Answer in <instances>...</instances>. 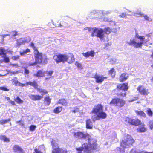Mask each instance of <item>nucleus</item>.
<instances>
[{"mask_svg": "<svg viewBox=\"0 0 153 153\" xmlns=\"http://www.w3.org/2000/svg\"><path fill=\"white\" fill-rule=\"evenodd\" d=\"M103 107L99 104L95 106L93 109L92 113L95 114L92 115L91 118L94 122L99 120L101 119H104L106 118V114L103 110Z\"/></svg>", "mask_w": 153, "mask_h": 153, "instance_id": "nucleus-1", "label": "nucleus"}, {"mask_svg": "<svg viewBox=\"0 0 153 153\" xmlns=\"http://www.w3.org/2000/svg\"><path fill=\"white\" fill-rule=\"evenodd\" d=\"M34 56L35 62L33 63H29L28 64L29 66H35L37 64L45 65L48 62V59L47 56H43L42 53H40L39 51L34 52Z\"/></svg>", "mask_w": 153, "mask_h": 153, "instance_id": "nucleus-2", "label": "nucleus"}, {"mask_svg": "<svg viewBox=\"0 0 153 153\" xmlns=\"http://www.w3.org/2000/svg\"><path fill=\"white\" fill-rule=\"evenodd\" d=\"M87 140H88V143L83 144L82 146V148L85 152L91 153L96 148V141L95 139H91V138Z\"/></svg>", "mask_w": 153, "mask_h": 153, "instance_id": "nucleus-3", "label": "nucleus"}, {"mask_svg": "<svg viewBox=\"0 0 153 153\" xmlns=\"http://www.w3.org/2000/svg\"><path fill=\"white\" fill-rule=\"evenodd\" d=\"M135 38L139 39L140 41V42H137L134 39H131L130 41L127 42V44L130 46H132L136 48H141L143 44L144 43L145 45L148 46L147 44V41L143 42V41L145 39V37L143 36H141L139 35L138 34H136L135 35Z\"/></svg>", "mask_w": 153, "mask_h": 153, "instance_id": "nucleus-4", "label": "nucleus"}, {"mask_svg": "<svg viewBox=\"0 0 153 153\" xmlns=\"http://www.w3.org/2000/svg\"><path fill=\"white\" fill-rule=\"evenodd\" d=\"M134 142V140L129 135L126 134L120 143V146L123 148H128Z\"/></svg>", "mask_w": 153, "mask_h": 153, "instance_id": "nucleus-5", "label": "nucleus"}, {"mask_svg": "<svg viewBox=\"0 0 153 153\" xmlns=\"http://www.w3.org/2000/svg\"><path fill=\"white\" fill-rule=\"evenodd\" d=\"M95 33H96V36L100 39H102L104 37V30L102 28L98 29L96 28H94L93 31L91 33V36L93 37L94 36Z\"/></svg>", "mask_w": 153, "mask_h": 153, "instance_id": "nucleus-6", "label": "nucleus"}, {"mask_svg": "<svg viewBox=\"0 0 153 153\" xmlns=\"http://www.w3.org/2000/svg\"><path fill=\"white\" fill-rule=\"evenodd\" d=\"M53 59L57 63L62 62H65V54L59 53L55 54Z\"/></svg>", "mask_w": 153, "mask_h": 153, "instance_id": "nucleus-7", "label": "nucleus"}, {"mask_svg": "<svg viewBox=\"0 0 153 153\" xmlns=\"http://www.w3.org/2000/svg\"><path fill=\"white\" fill-rule=\"evenodd\" d=\"M125 104V101L124 100L118 98L113 99L110 103L111 105L114 104L120 107L123 106Z\"/></svg>", "mask_w": 153, "mask_h": 153, "instance_id": "nucleus-8", "label": "nucleus"}, {"mask_svg": "<svg viewBox=\"0 0 153 153\" xmlns=\"http://www.w3.org/2000/svg\"><path fill=\"white\" fill-rule=\"evenodd\" d=\"M73 136L76 138L79 139L84 138L86 140L89 139L91 138V136L88 134H84L81 132H74Z\"/></svg>", "mask_w": 153, "mask_h": 153, "instance_id": "nucleus-9", "label": "nucleus"}, {"mask_svg": "<svg viewBox=\"0 0 153 153\" xmlns=\"http://www.w3.org/2000/svg\"><path fill=\"white\" fill-rule=\"evenodd\" d=\"M75 61L74 55L72 53H68V55L65 54V62H67L69 64L72 63Z\"/></svg>", "mask_w": 153, "mask_h": 153, "instance_id": "nucleus-10", "label": "nucleus"}, {"mask_svg": "<svg viewBox=\"0 0 153 153\" xmlns=\"http://www.w3.org/2000/svg\"><path fill=\"white\" fill-rule=\"evenodd\" d=\"M137 90L139 93L143 95H147L149 92L148 89H146L141 85H139L137 88Z\"/></svg>", "mask_w": 153, "mask_h": 153, "instance_id": "nucleus-11", "label": "nucleus"}, {"mask_svg": "<svg viewBox=\"0 0 153 153\" xmlns=\"http://www.w3.org/2000/svg\"><path fill=\"white\" fill-rule=\"evenodd\" d=\"M51 145H52L53 149L52 153H67V151L58 147H55L53 146L54 143L53 141L51 142Z\"/></svg>", "mask_w": 153, "mask_h": 153, "instance_id": "nucleus-12", "label": "nucleus"}, {"mask_svg": "<svg viewBox=\"0 0 153 153\" xmlns=\"http://www.w3.org/2000/svg\"><path fill=\"white\" fill-rule=\"evenodd\" d=\"M95 79V81L97 83H101L105 79H107V77H104L103 75L100 76L96 74L92 77Z\"/></svg>", "mask_w": 153, "mask_h": 153, "instance_id": "nucleus-13", "label": "nucleus"}, {"mask_svg": "<svg viewBox=\"0 0 153 153\" xmlns=\"http://www.w3.org/2000/svg\"><path fill=\"white\" fill-rule=\"evenodd\" d=\"M127 83L120 84L117 85V88L118 89L127 91L128 89Z\"/></svg>", "mask_w": 153, "mask_h": 153, "instance_id": "nucleus-14", "label": "nucleus"}, {"mask_svg": "<svg viewBox=\"0 0 153 153\" xmlns=\"http://www.w3.org/2000/svg\"><path fill=\"white\" fill-rule=\"evenodd\" d=\"M95 54V53L94 51L93 50L87 51L85 53H82L83 56L86 58H88L89 57H93L94 56Z\"/></svg>", "mask_w": 153, "mask_h": 153, "instance_id": "nucleus-15", "label": "nucleus"}, {"mask_svg": "<svg viewBox=\"0 0 153 153\" xmlns=\"http://www.w3.org/2000/svg\"><path fill=\"white\" fill-rule=\"evenodd\" d=\"M128 77V76L126 73H123L120 76L119 81L120 82H123L126 80Z\"/></svg>", "mask_w": 153, "mask_h": 153, "instance_id": "nucleus-16", "label": "nucleus"}, {"mask_svg": "<svg viewBox=\"0 0 153 153\" xmlns=\"http://www.w3.org/2000/svg\"><path fill=\"white\" fill-rule=\"evenodd\" d=\"M26 86H28L29 85L32 86L34 88L36 89L38 87L37 82L35 81H33V82L29 81L25 83Z\"/></svg>", "mask_w": 153, "mask_h": 153, "instance_id": "nucleus-17", "label": "nucleus"}, {"mask_svg": "<svg viewBox=\"0 0 153 153\" xmlns=\"http://www.w3.org/2000/svg\"><path fill=\"white\" fill-rule=\"evenodd\" d=\"M86 128L87 129H92L93 125L92 120L90 119H87L86 120Z\"/></svg>", "mask_w": 153, "mask_h": 153, "instance_id": "nucleus-18", "label": "nucleus"}, {"mask_svg": "<svg viewBox=\"0 0 153 153\" xmlns=\"http://www.w3.org/2000/svg\"><path fill=\"white\" fill-rule=\"evenodd\" d=\"M34 76L37 77H43L45 76L44 71H43L42 70H38L36 74H34Z\"/></svg>", "mask_w": 153, "mask_h": 153, "instance_id": "nucleus-19", "label": "nucleus"}, {"mask_svg": "<svg viewBox=\"0 0 153 153\" xmlns=\"http://www.w3.org/2000/svg\"><path fill=\"white\" fill-rule=\"evenodd\" d=\"M54 73V71L53 70L49 71H44V74H46V76L48 77L45 78V79L47 80L48 79L51 77L53 74Z\"/></svg>", "mask_w": 153, "mask_h": 153, "instance_id": "nucleus-20", "label": "nucleus"}, {"mask_svg": "<svg viewBox=\"0 0 153 153\" xmlns=\"http://www.w3.org/2000/svg\"><path fill=\"white\" fill-rule=\"evenodd\" d=\"M137 130L138 132H144L146 131V128L145 127V125L143 123L141 124V125L139 126Z\"/></svg>", "mask_w": 153, "mask_h": 153, "instance_id": "nucleus-21", "label": "nucleus"}, {"mask_svg": "<svg viewBox=\"0 0 153 153\" xmlns=\"http://www.w3.org/2000/svg\"><path fill=\"white\" fill-rule=\"evenodd\" d=\"M108 74L112 78H114L116 74V71L114 68H112L108 71Z\"/></svg>", "mask_w": 153, "mask_h": 153, "instance_id": "nucleus-22", "label": "nucleus"}, {"mask_svg": "<svg viewBox=\"0 0 153 153\" xmlns=\"http://www.w3.org/2000/svg\"><path fill=\"white\" fill-rule=\"evenodd\" d=\"M36 89L42 95H45L48 93V91L47 90L38 88V87L36 88Z\"/></svg>", "mask_w": 153, "mask_h": 153, "instance_id": "nucleus-23", "label": "nucleus"}, {"mask_svg": "<svg viewBox=\"0 0 153 153\" xmlns=\"http://www.w3.org/2000/svg\"><path fill=\"white\" fill-rule=\"evenodd\" d=\"M13 150L14 152L18 153L22 149L20 146L17 145H15L13 146L12 147Z\"/></svg>", "mask_w": 153, "mask_h": 153, "instance_id": "nucleus-24", "label": "nucleus"}, {"mask_svg": "<svg viewBox=\"0 0 153 153\" xmlns=\"http://www.w3.org/2000/svg\"><path fill=\"white\" fill-rule=\"evenodd\" d=\"M131 124L134 125H138L141 124V122L138 119H132Z\"/></svg>", "mask_w": 153, "mask_h": 153, "instance_id": "nucleus-25", "label": "nucleus"}, {"mask_svg": "<svg viewBox=\"0 0 153 153\" xmlns=\"http://www.w3.org/2000/svg\"><path fill=\"white\" fill-rule=\"evenodd\" d=\"M135 112L137 115L140 117L144 118L146 117V115L143 111H135Z\"/></svg>", "mask_w": 153, "mask_h": 153, "instance_id": "nucleus-26", "label": "nucleus"}, {"mask_svg": "<svg viewBox=\"0 0 153 153\" xmlns=\"http://www.w3.org/2000/svg\"><path fill=\"white\" fill-rule=\"evenodd\" d=\"M51 99L49 96H46L45 97L44 101L45 104L48 105L50 103Z\"/></svg>", "mask_w": 153, "mask_h": 153, "instance_id": "nucleus-27", "label": "nucleus"}, {"mask_svg": "<svg viewBox=\"0 0 153 153\" xmlns=\"http://www.w3.org/2000/svg\"><path fill=\"white\" fill-rule=\"evenodd\" d=\"M0 56H2V57L6 56L5 50L2 47L0 48Z\"/></svg>", "mask_w": 153, "mask_h": 153, "instance_id": "nucleus-28", "label": "nucleus"}, {"mask_svg": "<svg viewBox=\"0 0 153 153\" xmlns=\"http://www.w3.org/2000/svg\"><path fill=\"white\" fill-rule=\"evenodd\" d=\"M104 33L107 35L109 34L111 32L112 30L110 27H107L104 28L103 30Z\"/></svg>", "mask_w": 153, "mask_h": 153, "instance_id": "nucleus-29", "label": "nucleus"}, {"mask_svg": "<svg viewBox=\"0 0 153 153\" xmlns=\"http://www.w3.org/2000/svg\"><path fill=\"white\" fill-rule=\"evenodd\" d=\"M25 41L22 39H19L17 40L16 45L18 46H19L22 44H24Z\"/></svg>", "mask_w": 153, "mask_h": 153, "instance_id": "nucleus-30", "label": "nucleus"}, {"mask_svg": "<svg viewBox=\"0 0 153 153\" xmlns=\"http://www.w3.org/2000/svg\"><path fill=\"white\" fill-rule=\"evenodd\" d=\"M29 45L32 48L33 50H34V52H36L39 51L37 48L35 46L33 42H31Z\"/></svg>", "mask_w": 153, "mask_h": 153, "instance_id": "nucleus-31", "label": "nucleus"}, {"mask_svg": "<svg viewBox=\"0 0 153 153\" xmlns=\"http://www.w3.org/2000/svg\"><path fill=\"white\" fill-rule=\"evenodd\" d=\"M0 138L1 140H3V141L4 142H9L10 141L9 138L5 136H1Z\"/></svg>", "mask_w": 153, "mask_h": 153, "instance_id": "nucleus-32", "label": "nucleus"}, {"mask_svg": "<svg viewBox=\"0 0 153 153\" xmlns=\"http://www.w3.org/2000/svg\"><path fill=\"white\" fill-rule=\"evenodd\" d=\"M30 52V49L28 48L26 49L25 50H24L20 52V55L23 56L25 54H26L27 53H29Z\"/></svg>", "mask_w": 153, "mask_h": 153, "instance_id": "nucleus-33", "label": "nucleus"}, {"mask_svg": "<svg viewBox=\"0 0 153 153\" xmlns=\"http://www.w3.org/2000/svg\"><path fill=\"white\" fill-rule=\"evenodd\" d=\"M62 111V107H56L54 110V112L56 114H58L61 112Z\"/></svg>", "mask_w": 153, "mask_h": 153, "instance_id": "nucleus-34", "label": "nucleus"}, {"mask_svg": "<svg viewBox=\"0 0 153 153\" xmlns=\"http://www.w3.org/2000/svg\"><path fill=\"white\" fill-rule=\"evenodd\" d=\"M59 102L63 105H65L67 104L66 101L65 99H60Z\"/></svg>", "mask_w": 153, "mask_h": 153, "instance_id": "nucleus-35", "label": "nucleus"}, {"mask_svg": "<svg viewBox=\"0 0 153 153\" xmlns=\"http://www.w3.org/2000/svg\"><path fill=\"white\" fill-rule=\"evenodd\" d=\"M130 153H153V151L152 152H138L134 149H132L131 151L130 152Z\"/></svg>", "mask_w": 153, "mask_h": 153, "instance_id": "nucleus-36", "label": "nucleus"}, {"mask_svg": "<svg viewBox=\"0 0 153 153\" xmlns=\"http://www.w3.org/2000/svg\"><path fill=\"white\" fill-rule=\"evenodd\" d=\"M42 96H30V98L33 100H39L42 98Z\"/></svg>", "mask_w": 153, "mask_h": 153, "instance_id": "nucleus-37", "label": "nucleus"}, {"mask_svg": "<svg viewBox=\"0 0 153 153\" xmlns=\"http://www.w3.org/2000/svg\"><path fill=\"white\" fill-rule=\"evenodd\" d=\"M132 120V119H131L128 117H126L125 119L126 122L128 123H130L131 124Z\"/></svg>", "mask_w": 153, "mask_h": 153, "instance_id": "nucleus-38", "label": "nucleus"}, {"mask_svg": "<svg viewBox=\"0 0 153 153\" xmlns=\"http://www.w3.org/2000/svg\"><path fill=\"white\" fill-rule=\"evenodd\" d=\"M147 111V114L149 116H152L153 114V112L152 111L150 108H148Z\"/></svg>", "mask_w": 153, "mask_h": 153, "instance_id": "nucleus-39", "label": "nucleus"}, {"mask_svg": "<svg viewBox=\"0 0 153 153\" xmlns=\"http://www.w3.org/2000/svg\"><path fill=\"white\" fill-rule=\"evenodd\" d=\"M10 119H8L6 120H0V123L2 124H5L7 123L8 122L10 121Z\"/></svg>", "mask_w": 153, "mask_h": 153, "instance_id": "nucleus-40", "label": "nucleus"}, {"mask_svg": "<svg viewBox=\"0 0 153 153\" xmlns=\"http://www.w3.org/2000/svg\"><path fill=\"white\" fill-rule=\"evenodd\" d=\"M15 101L18 103H22L23 101L19 97H17L15 100Z\"/></svg>", "mask_w": 153, "mask_h": 153, "instance_id": "nucleus-41", "label": "nucleus"}, {"mask_svg": "<svg viewBox=\"0 0 153 153\" xmlns=\"http://www.w3.org/2000/svg\"><path fill=\"white\" fill-rule=\"evenodd\" d=\"M0 90L5 91H8L9 90V89L7 88L6 87H0Z\"/></svg>", "mask_w": 153, "mask_h": 153, "instance_id": "nucleus-42", "label": "nucleus"}, {"mask_svg": "<svg viewBox=\"0 0 153 153\" xmlns=\"http://www.w3.org/2000/svg\"><path fill=\"white\" fill-rule=\"evenodd\" d=\"M36 128V126L33 125H31L29 128L30 130L31 131H34Z\"/></svg>", "mask_w": 153, "mask_h": 153, "instance_id": "nucleus-43", "label": "nucleus"}, {"mask_svg": "<svg viewBox=\"0 0 153 153\" xmlns=\"http://www.w3.org/2000/svg\"><path fill=\"white\" fill-rule=\"evenodd\" d=\"M3 57V60L4 62L5 63H8L9 62L10 60L9 57H6V56Z\"/></svg>", "mask_w": 153, "mask_h": 153, "instance_id": "nucleus-44", "label": "nucleus"}, {"mask_svg": "<svg viewBox=\"0 0 153 153\" xmlns=\"http://www.w3.org/2000/svg\"><path fill=\"white\" fill-rule=\"evenodd\" d=\"M149 126L151 129L153 128V121H150L149 122Z\"/></svg>", "mask_w": 153, "mask_h": 153, "instance_id": "nucleus-45", "label": "nucleus"}, {"mask_svg": "<svg viewBox=\"0 0 153 153\" xmlns=\"http://www.w3.org/2000/svg\"><path fill=\"white\" fill-rule=\"evenodd\" d=\"M79 108H74L73 109L71 110V111L72 112L76 113L79 112Z\"/></svg>", "mask_w": 153, "mask_h": 153, "instance_id": "nucleus-46", "label": "nucleus"}, {"mask_svg": "<svg viewBox=\"0 0 153 153\" xmlns=\"http://www.w3.org/2000/svg\"><path fill=\"white\" fill-rule=\"evenodd\" d=\"M13 82H14L16 85L17 86H19V84H20V82L17 80H14Z\"/></svg>", "mask_w": 153, "mask_h": 153, "instance_id": "nucleus-47", "label": "nucleus"}, {"mask_svg": "<svg viewBox=\"0 0 153 153\" xmlns=\"http://www.w3.org/2000/svg\"><path fill=\"white\" fill-rule=\"evenodd\" d=\"M126 15L125 13H122L119 15L120 17L125 18L126 17Z\"/></svg>", "mask_w": 153, "mask_h": 153, "instance_id": "nucleus-48", "label": "nucleus"}, {"mask_svg": "<svg viewBox=\"0 0 153 153\" xmlns=\"http://www.w3.org/2000/svg\"><path fill=\"white\" fill-rule=\"evenodd\" d=\"M19 57H20V56H19L17 55L16 56H13L12 57V59L13 60H17L18 59H19Z\"/></svg>", "mask_w": 153, "mask_h": 153, "instance_id": "nucleus-49", "label": "nucleus"}, {"mask_svg": "<svg viewBox=\"0 0 153 153\" xmlns=\"http://www.w3.org/2000/svg\"><path fill=\"white\" fill-rule=\"evenodd\" d=\"M134 14L135 16H143V14H141L140 12L135 13H134Z\"/></svg>", "mask_w": 153, "mask_h": 153, "instance_id": "nucleus-50", "label": "nucleus"}, {"mask_svg": "<svg viewBox=\"0 0 153 153\" xmlns=\"http://www.w3.org/2000/svg\"><path fill=\"white\" fill-rule=\"evenodd\" d=\"M16 123L17 124H19L21 126H23L24 125L23 122L22 121H17L16 122Z\"/></svg>", "mask_w": 153, "mask_h": 153, "instance_id": "nucleus-51", "label": "nucleus"}, {"mask_svg": "<svg viewBox=\"0 0 153 153\" xmlns=\"http://www.w3.org/2000/svg\"><path fill=\"white\" fill-rule=\"evenodd\" d=\"M76 149L79 151L77 153H82L81 152V151L83 150V148H82V147L81 148H76Z\"/></svg>", "mask_w": 153, "mask_h": 153, "instance_id": "nucleus-52", "label": "nucleus"}, {"mask_svg": "<svg viewBox=\"0 0 153 153\" xmlns=\"http://www.w3.org/2000/svg\"><path fill=\"white\" fill-rule=\"evenodd\" d=\"M29 70L26 68H25L24 70V74H29Z\"/></svg>", "mask_w": 153, "mask_h": 153, "instance_id": "nucleus-53", "label": "nucleus"}, {"mask_svg": "<svg viewBox=\"0 0 153 153\" xmlns=\"http://www.w3.org/2000/svg\"><path fill=\"white\" fill-rule=\"evenodd\" d=\"M76 65L78 68H80L82 67V64L80 63L76 62Z\"/></svg>", "mask_w": 153, "mask_h": 153, "instance_id": "nucleus-54", "label": "nucleus"}, {"mask_svg": "<svg viewBox=\"0 0 153 153\" xmlns=\"http://www.w3.org/2000/svg\"><path fill=\"white\" fill-rule=\"evenodd\" d=\"M19 86H20L21 87L26 86V85H25V84H23V83H21L20 82V84H19Z\"/></svg>", "mask_w": 153, "mask_h": 153, "instance_id": "nucleus-55", "label": "nucleus"}, {"mask_svg": "<svg viewBox=\"0 0 153 153\" xmlns=\"http://www.w3.org/2000/svg\"><path fill=\"white\" fill-rule=\"evenodd\" d=\"M40 153V151L39 150L37 149H35V152H33V153Z\"/></svg>", "mask_w": 153, "mask_h": 153, "instance_id": "nucleus-56", "label": "nucleus"}, {"mask_svg": "<svg viewBox=\"0 0 153 153\" xmlns=\"http://www.w3.org/2000/svg\"><path fill=\"white\" fill-rule=\"evenodd\" d=\"M143 16L145 19L147 20H149V18L147 15H145Z\"/></svg>", "mask_w": 153, "mask_h": 153, "instance_id": "nucleus-57", "label": "nucleus"}, {"mask_svg": "<svg viewBox=\"0 0 153 153\" xmlns=\"http://www.w3.org/2000/svg\"><path fill=\"white\" fill-rule=\"evenodd\" d=\"M137 98H138L137 97H135L134 99H133L132 100H129V102H132L135 100H136L137 99Z\"/></svg>", "mask_w": 153, "mask_h": 153, "instance_id": "nucleus-58", "label": "nucleus"}, {"mask_svg": "<svg viewBox=\"0 0 153 153\" xmlns=\"http://www.w3.org/2000/svg\"><path fill=\"white\" fill-rule=\"evenodd\" d=\"M10 103L12 104V105H15V103L14 101H10Z\"/></svg>", "mask_w": 153, "mask_h": 153, "instance_id": "nucleus-59", "label": "nucleus"}, {"mask_svg": "<svg viewBox=\"0 0 153 153\" xmlns=\"http://www.w3.org/2000/svg\"><path fill=\"white\" fill-rule=\"evenodd\" d=\"M55 26L56 27H61L62 26V25H61V23H59V24H58L57 25H55Z\"/></svg>", "mask_w": 153, "mask_h": 153, "instance_id": "nucleus-60", "label": "nucleus"}, {"mask_svg": "<svg viewBox=\"0 0 153 153\" xmlns=\"http://www.w3.org/2000/svg\"><path fill=\"white\" fill-rule=\"evenodd\" d=\"M18 153H25L23 149H22L20 151H19Z\"/></svg>", "mask_w": 153, "mask_h": 153, "instance_id": "nucleus-61", "label": "nucleus"}, {"mask_svg": "<svg viewBox=\"0 0 153 153\" xmlns=\"http://www.w3.org/2000/svg\"><path fill=\"white\" fill-rule=\"evenodd\" d=\"M151 56L153 58V52H152V54L151 55Z\"/></svg>", "mask_w": 153, "mask_h": 153, "instance_id": "nucleus-62", "label": "nucleus"}, {"mask_svg": "<svg viewBox=\"0 0 153 153\" xmlns=\"http://www.w3.org/2000/svg\"><path fill=\"white\" fill-rule=\"evenodd\" d=\"M15 34H14V36H16L17 35V32H15Z\"/></svg>", "mask_w": 153, "mask_h": 153, "instance_id": "nucleus-63", "label": "nucleus"}, {"mask_svg": "<svg viewBox=\"0 0 153 153\" xmlns=\"http://www.w3.org/2000/svg\"><path fill=\"white\" fill-rule=\"evenodd\" d=\"M120 153H124V151H123V152H120Z\"/></svg>", "mask_w": 153, "mask_h": 153, "instance_id": "nucleus-64", "label": "nucleus"}]
</instances>
